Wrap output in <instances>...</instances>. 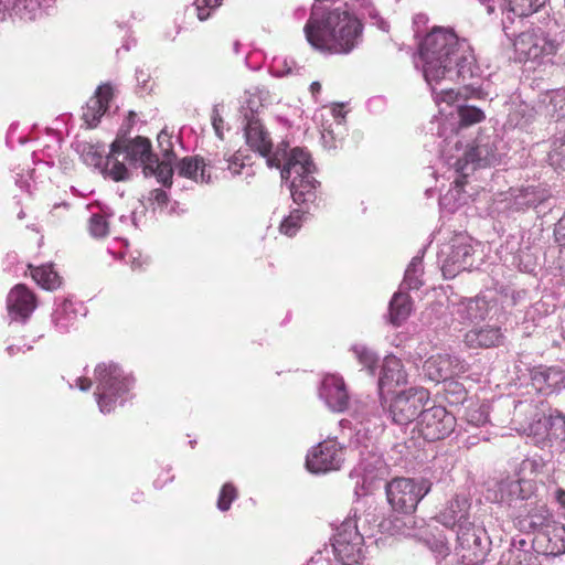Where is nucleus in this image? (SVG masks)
Listing matches in <instances>:
<instances>
[{"mask_svg":"<svg viewBox=\"0 0 565 565\" xmlns=\"http://www.w3.org/2000/svg\"><path fill=\"white\" fill-rule=\"evenodd\" d=\"M415 66L422 71L435 103H451L460 95L454 87L443 86L444 82L465 83L466 90L481 93L477 82H468L480 73L473 50L450 29L436 26L419 41Z\"/></svg>","mask_w":565,"mask_h":565,"instance_id":"obj_1","label":"nucleus"},{"mask_svg":"<svg viewBox=\"0 0 565 565\" xmlns=\"http://www.w3.org/2000/svg\"><path fill=\"white\" fill-rule=\"evenodd\" d=\"M303 32L321 53L349 54L362 42L363 25L347 4H313Z\"/></svg>","mask_w":565,"mask_h":565,"instance_id":"obj_2","label":"nucleus"},{"mask_svg":"<svg viewBox=\"0 0 565 565\" xmlns=\"http://www.w3.org/2000/svg\"><path fill=\"white\" fill-rule=\"evenodd\" d=\"M384 408L375 401L359 403L352 413V420L341 419L342 429L349 430V445L351 451H356L359 456V465L350 472V479H356L354 492L361 495L359 484L362 476V486L364 490L365 483L371 480L369 477L371 468L381 463L380 456L374 451V436L383 426L382 413Z\"/></svg>","mask_w":565,"mask_h":565,"instance_id":"obj_3","label":"nucleus"},{"mask_svg":"<svg viewBox=\"0 0 565 565\" xmlns=\"http://www.w3.org/2000/svg\"><path fill=\"white\" fill-rule=\"evenodd\" d=\"M126 162L134 167H142L145 177H154L163 186H170L172 183L171 164L168 161H160L152 153L151 142L145 137L115 139L106 156V175L116 182L129 180L131 173Z\"/></svg>","mask_w":565,"mask_h":565,"instance_id":"obj_4","label":"nucleus"},{"mask_svg":"<svg viewBox=\"0 0 565 565\" xmlns=\"http://www.w3.org/2000/svg\"><path fill=\"white\" fill-rule=\"evenodd\" d=\"M268 167L280 170L296 204L316 203L319 182L313 177L316 167L309 152L298 147L289 149L288 142L281 141L274 156L268 157Z\"/></svg>","mask_w":565,"mask_h":565,"instance_id":"obj_5","label":"nucleus"},{"mask_svg":"<svg viewBox=\"0 0 565 565\" xmlns=\"http://www.w3.org/2000/svg\"><path fill=\"white\" fill-rule=\"evenodd\" d=\"M499 143L497 135H480L473 145L463 146L458 132L446 136L440 145L441 158L450 169H456L463 177H468L477 167L495 163L499 158Z\"/></svg>","mask_w":565,"mask_h":565,"instance_id":"obj_6","label":"nucleus"},{"mask_svg":"<svg viewBox=\"0 0 565 565\" xmlns=\"http://www.w3.org/2000/svg\"><path fill=\"white\" fill-rule=\"evenodd\" d=\"M94 382V395L103 414H110L134 397V375L113 361L100 362L95 366Z\"/></svg>","mask_w":565,"mask_h":565,"instance_id":"obj_7","label":"nucleus"},{"mask_svg":"<svg viewBox=\"0 0 565 565\" xmlns=\"http://www.w3.org/2000/svg\"><path fill=\"white\" fill-rule=\"evenodd\" d=\"M513 46L519 62L535 67L553 62L561 43L541 28H535L519 34Z\"/></svg>","mask_w":565,"mask_h":565,"instance_id":"obj_8","label":"nucleus"},{"mask_svg":"<svg viewBox=\"0 0 565 565\" xmlns=\"http://www.w3.org/2000/svg\"><path fill=\"white\" fill-rule=\"evenodd\" d=\"M430 488L431 482L425 478H395L386 483L385 490L391 507L395 511L409 514Z\"/></svg>","mask_w":565,"mask_h":565,"instance_id":"obj_9","label":"nucleus"},{"mask_svg":"<svg viewBox=\"0 0 565 565\" xmlns=\"http://www.w3.org/2000/svg\"><path fill=\"white\" fill-rule=\"evenodd\" d=\"M429 402V393L423 387H411L402 391L391 401L387 413L395 425L407 426L419 415Z\"/></svg>","mask_w":565,"mask_h":565,"instance_id":"obj_10","label":"nucleus"},{"mask_svg":"<svg viewBox=\"0 0 565 565\" xmlns=\"http://www.w3.org/2000/svg\"><path fill=\"white\" fill-rule=\"evenodd\" d=\"M364 535L359 530V520L345 519L337 529L332 540L335 555L344 565H353L363 556Z\"/></svg>","mask_w":565,"mask_h":565,"instance_id":"obj_11","label":"nucleus"},{"mask_svg":"<svg viewBox=\"0 0 565 565\" xmlns=\"http://www.w3.org/2000/svg\"><path fill=\"white\" fill-rule=\"evenodd\" d=\"M471 238L466 234L454 236L450 242L445 245L439 254L441 263V271L445 278L456 277L460 271L472 266Z\"/></svg>","mask_w":565,"mask_h":565,"instance_id":"obj_12","label":"nucleus"},{"mask_svg":"<svg viewBox=\"0 0 565 565\" xmlns=\"http://www.w3.org/2000/svg\"><path fill=\"white\" fill-rule=\"evenodd\" d=\"M489 542L483 529L475 526L471 522L460 524L457 530L456 555L468 565H478L486 559Z\"/></svg>","mask_w":565,"mask_h":565,"instance_id":"obj_13","label":"nucleus"},{"mask_svg":"<svg viewBox=\"0 0 565 565\" xmlns=\"http://www.w3.org/2000/svg\"><path fill=\"white\" fill-rule=\"evenodd\" d=\"M455 426V416L441 405L425 406L416 423L419 435L429 443L444 439Z\"/></svg>","mask_w":565,"mask_h":565,"instance_id":"obj_14","label":"nucleus"},{"mask_svg":"<svg viewBox=\"0 0 565 565\" xmlns=\"http://www.w3.org/2000/svg\"><path fill=\"white\" fill-rule=\"evenodd\" d=\"M343 461V447L334 438H327L309 450L306 466L312 473H326L339 470Z\"/></svg>","mask_w":565,"mask_h":565,"instance_id":"obj_15","label":"nucleus"},{"mask_svg":"<svg viewBox=\"0 0 565 565\" xmlns=\"http://www.w3.org/2000/svg\"><path fill=\"white\" fill-rule=\"evenodd\" d=\"M472 82H477L476 85L480 88V94H471L470 90H466L465 83H462L461 88H455L456 92H460V95H458L454 102L447 103L446 100H440L439 103H436L438 106H440L443 103L447 106L456 105L457 122L450 124L451 128L449 136H452L456 132L459 134L462 128L481 122L486 118L484 113L479 107L460 103L462 96H465V98L469 96L483 98L486 96L481 85L479 84L480 73H478L477 78H475ZM446 130L447 127L446 124H444L441 131L439 132L440 137L445 138L447 136Z\"/></svg>","mask_w":565,"mask_h":565,"instance_id":"obj_16","label":"nucleus"},{"mask_svg":"<svg viewBox=\"0 0 565 565\" xmlns=\"http://www.w3.org/2000/svg\"><path fill=\"white\" fill-rule=\"evenodd\" d=\"M423 371L428 380L440 383L467 372L468 364L457 354L437 353L424 362Z\"/></svg>","mask_w":565,"mask_h":565,"instance_id":"obj_17","label":"nucleus"},{"mask_svg":"<svg viewBox=\"0 0 565 565\" xmlns=\"http://www.w3.org/2000/svg\"><path fill=\"white\" fill-rule=\"evenodd\" d=\"M319 398L333 413H343L350 404V394L342 376L327 374L318 387Z\"/></svg>","mask_w":565,"mask_h":565,"instance_id":"obj_18","label":"nucleus"},{"mask_svg":"<svg viewBox=\"0 0 565 565\" xmlns=\"http://www.w3.org/2000/svg\"><path fill=\"white\" fill-rule=\"evenodd\" d=\"M551 198V192L543 185H527L512 189L507 201V210L511 213H524L536 209Z\"/></svg>","mask_w":565,"mask_h":565,"instance_id":"obj_19","label":"nucleus"},{"mask_svg":"<svg viewBox=\"0 0 565 565\" xmlns=\"http://www.w3.org/2000/svg\"><path fill=\"white\" fill-rule=\"evenodd\" d=\"M7 308L11 322L24 323L36 308L35 296L25 285L19 284L10 290Z\"/></svg>","mask_w":565,"mask_h":565,"instance_id":"obj_20","label":"nucleus"},{"mask_svg":"<svg viewBox=\"0 0 565 565\" xmlns=\"http://www.w3.org/2000/svg\"><path fill=\"white\" fill-rule=\"evenodd\" d=\"M499 565H541L534 543L521 536L513 537L501 553Z\"/></svg>","mask_w":565,"mask_h":565,"instance_id":"obj_21","label":"nucleus"},{"mask_svg":"<svg viewBox=\"0 0 565 565\" xmlns=\"http://www.w3.org/2000/svg\"><path fill=\"white\" fill-rule=\"evenodd\" d=\"M245 121L244 135L246 143L253 151L266 158V163L268 164V157L274 156L275 151L268 131L265 129L258 117H248V114L246 113Z\"/></svg>","mask_w":565,"mask_h":565,"instance_id":"obj_22","label":"nucleus"},{"mask_svg":"<svg viewBox=\"0 0 565 565\" xmlns=\"http://www.w3.org/2000/svg\"><path fill=\"white\" fill-rule=\"evenodd\" d=\"M490 301L484 296L465 298L452 302L451 315L461 323L483 321L490 312Z\"/></svg>","mask_w":565,"mask_h":565,"instance_id":"obj_23","label":"nucleus"},{"mask_svg":"<svg viewBox=\"0 0 565 565\" xmlns=\"http://www.w3.org/2000/svg\"><path fill=\"white\" fill-rule=\"evenodd\" d=\"M113 98V87L109 84L100 85L94 97H92L83 108L82 118L88 128H94L99 122L109 107Z\"/></svg>","mask_w":565,"mask_h":565,"instance_id":"obj_24","label":"nucleus"},{"mask_svg":"<svg viewBox=\"0 0 565 565\" xmlns=\"http://www.w3.org/2000/svg\"><path fill=\"white\" fill-rule=\"evenodd\" d=\"M530 377L536 391L550 394L565 382V371L559 365H539L530 371Z\"/></svg>","mask_w":565,"mask_h":565,"instance_id":"obj_25","label":"nucleus"},{"mask_svg":"<svg viewBox=\"0 0 565 565\" xmlns=\"http://www.w3.org/2000/svg\"><path fill=\"white\" fill-rule=\"evenodd\" d=\"M504 334L500 327L483 326L473 328L465 334V343L471 349L495 348L503 343Z\"/></svg>","mask_w":565,"mask_h":565,"instance_id":"obj_26","label":"nucleus"},{"mask_svg":"<svg viewBox=\"0 0 565 565\" xmlns=\"http://www.w3.org/2000/svg\"><path fill=\"white\" fill-rule=\"evenodd\" d=\"M470 502L463 497H456L450 500L437 516L439 523L446 527L469 523Z\"/></svg>","mask_w":565,"mask_h":565,"instance_id":"obj_27","label":"nucleus"},{"mask_svg":"<svg viewBox=\"0 0 565 565\" xmlns=\"http://www.w3.org/2000/svg\"><path fill=\"white\" fill-rule=\"evenodd\" d=\"M82 303H76L68 298H56L55 309L52 313V322L60 333H65L74 326Z\"/></svg>","mask_w":565,"mask_h":565,"instance_id":"obj_28","label":"nucleus"},{"mask_svg":"<svg viewBox=\"0 0 565 565\" xmlns=\"http://www.w3.org/2000/svg\"><path fill=\"white\" fill-rule=\"evenodd\" d=\"M535 483L532 481H521V478L516 476L507 477L498 483V491L500 494L501 502H511L513 500H525L529 499L534 492Z\"/></svg>","mask_w":565,"mask_h":565,"instance_id":"obj_29","label":"nucleus"},{"mask_svg":"<svg viewBox=\"0 0 565 565\" xmlns=\"http://www.w3.org/2000/svg\"><path fill=\"white\" fill-rule=\"evenodd\" d=\"M406 383L407 373L402 361L395 355H386L379 377V388L382 391L384 387L399 386Z\"/></svg>","mask_w":565,"mask_h":565,"instance_id":"obj_30","label":"nucleus"},{"mask_svg":"<svg viewBox=\"0 0 565 565\" xmlns=\"http://www.w3.org/2000/svg\"><path fill=\"white\" fill-rule=\"evenodd\" d=\"M412 310L413 302L409 295L404 290L396 291L388 303V322L394 327L402 326L409 317Z\"/></svg>","mask_w":565,"mask_h":565,"instance_id":"obj_31","label":"nucleus"},{"mask_svg":"<svg viewBox=\"0 0 565 565\" xmlns=\"http://www.w3.org/2000/svg\"><path fill=\"white\" fill-rule=\"evenodd\" d=\"M207 166L200 157H185L178 164V172L181 177L191 179L195 182L209 183L211 173Z\"/></svg>","mask_w":565,"mask_h":565,"instance_id":"obj_32","label":"nucleus"},{"mask_svg":"<svg viewBox=\"0 0 565 565\" xmlns=\"http://www.w3.org/2000/svg\"><path fill=\"white\" fill-rule=\"evenodd\" d=\"M455 180L454 186L439 198V205L443 210L454 213L460 205L466 202L463 185L466 178L454 169Z\"/></svg>","mask_w":565,"mask_h":565,"instance_id":"obj_33","label":"nucleus"},{"mask_svg":"<svg viewBox=\"0 0 565 565\" xmlns=\"http://www.w3.org/2000/svg\"><path fill=\"white\" fill-rule=\"evenodd\" d=\"M541 104L546 116L556 122H565V87L546 92L541 98Z\"/></svg>","mask_w":565,"mask_h":565,"instance_id":"obj_34","label":"nucleus"},{"mask_svg":"<svg viewBox=\"0 0 565 565\" xmlns=\"http://www.w3.org/2000/svg\"><path fill=\"white\" fill-rule=\"evenodd\" d=\"M92 215L88 220V232L94 238H104L109 234V222L108 220L113 216V213L107 206L99 204L89 205Z\"/></svg>","mask_w":565,"mask_h":565,"instance_id":"obj_35","label":"nucleus"},{"mask_svg":"<svg viewBox=\"0 0 565 565\" xmlns=\"http://www.w3.org/2000/svg\"><path fill=\"white\" fill-rule=\"evenodd\" d=\"M550 0H507L504 13L507 19L526 18L539 12Z\"/></svg>","mask_w":565,"mask_h":565,"instance_id":"obj_36","label":"nucleus"},{"mask_svg":"<svg viewBox=\"0 0 565 565\" xmlns=\"http://www.w3.org/2000/svg\"><path fill=\"white\" fill-rule=\"evenodd\" d=\"M76 151L79 153L85 164L98 169L105 178H108L105 171L106 157H104V146L93 145L89 142H78L76 146Z\"/></svg>","mask_w":565,"mask_h":565,"instance_id":"obj_37","label":"nucleus"},{"mask_svg":"<svg viewBox=\"0 0 565 565\" xmlns=\"http://www.w3.org/2000/svg\"><path fill=\"white\" fill-rule=\"evenodd\" d=\"M297 205L298 207L292 210L290 214L282 220L279 226L280 233L289 237L295 236L299 231L302 221H305L310 214L311 205H315V203H302Z\"/></svg>","mask_w":565,"mask_h":565,"instance_id":"obj_38","label":"nucleus"},{"mask_svg":"<svg viewBox=\"0 0 565 565\" xmlns=\"http://www.w3.org/2000/svg\"><path fill=\"white\" fill-rule=\"evenodd\" d=\"M350 351L363 370L367 371L371 375L376 374L380 356L372 348L364 343H354L351 345Z\"/></svg>","mask_w":565,"mask_h":565,"instance_id":"obj_39","label":"nucleus"},{"mask_svg":"<svg viewBox=\"0 0 565 565\" xmlns=\"http://www.w3.org/2000/svg\"><path fill=\"white\" fill-rule=\"evenodd\" d=\"M522 522L533 531L542 530L553 522V514L545 504H537L529 510Z\"/></svg>","mask_w":565,"mask_h":565,"instance_id":"obj_40","label":"nucleus"},{"mask_svg":"<svg viewBox=\"0 0 565 565\" xmlns=\"http://www.w3.org/2000/svg\"><path fill=\"white\" fill-rule=\"evenodd\" d=\"M425 545L435 555L437 562L446 556H449L450 547L446 533L443 530L429 532L424 539Z\"/></svg>","mask_w":565,"mask_h":565,"instance_id":"obj_41","label":"nucleus"},{"mask_svg":"<svg viewBox=\"0 0 565 565\" xmlns=\"http://www.w3.org/2000/svg\"><path fill=\"white\" fill-rule=\"evenodd\" d=\"M31 276L39 286L46 290H54L61 285V278L51 264L32 268Z\"/></svg>","mask_w":565,"mask_h":565,"instance_id":"obj_42","label":"nucleus"},{"mask_svg":"<svg viewBox=\"0 0 565 565\" xmlns=\"http://www.w3.org/2000/svg\"><path fill=\"white\" fill-rule=\"evenodd\" d=\"M423 271V257L419 255L414 256L405 270L404 279L401 284L399 290L419 289V287L423 285L420 279Z\"/></svg>","mask_w":565,"mask_h":565,"instance_id":"obj_43","label":"nucleus"},{"mask_svg":"<svg viewBox=\"0 0 565 565\" xmlns=\"http://www.w3.org/2000/svg\"><path fill=\"white\" fill-rule=\"evenodd\" d=\"M248 157H244L241 151H237L233 156L227 159H223L218 161V169L228 170L232 175L242 174L244 170H246V179L252 178L254 175V171L249 163L246 161Z\"/></svg>","mask_w":565,"mask_h":565,"instance_id":"obj_44","label":"nucleus"},{"mask_svg":"<svg viewBox=\"0 0 565 565\" xmlns=\"http://www.w3.org/2000/svg\"><path fill=\"white\" fill-rule=\"evenodd\" d=\"M545 465L546 462L542 457L525 458L520 462L515 473L521 478V481H532L534 483V478L543 472Z\"/></svg>","mask_w":565,"mask_h":565,"instance_id":"obj_45","label":"nucleus"},{"mask_svg":"<svg viewBox=\"0 0 565 565\" xmlns=\"http://www.w3.org/2000/svg\"><path fill=\"white\" fill-rule=\"evenodd\" d=\"M548 159L552 166L565 171V132L555 136Z\"/></svg>","mask_w":565,"mask_h":565,"instance_id":"obj_46","label":"nucleus"},{"mask_svg":"<svg viewBox=\"0 0 565 565\" xmlns=\"http://www.w3.org/2000/svg\"><path fill=\"white\" fill-rule=\"evenodd\" d=\"M299 71L300 67H297L295 61L286 57H275L270 66V73L275 77L299 74Z\"/></svg>","mask_w":565,"mask_h":565,"instance_id":"obj_47","label":"nucleus"},{"mask_svg":"<svg viewBox=\"0 0 565 565\" xmlns=\"http://www.w3.org/2000/svg\"><path fill=\"white\" fill-rule=\"evenodd\" d=\"M547 436L550 439L565 441V416L551 415L547 420Z\"/></svg>","mask_w":565,"mask_h":565,"instance_id":"obj_48","label":"nucleus"},{"mask_svg":"<svg viewBox=\"0 0 565 565\" xmlns=\"http://www.w3.org/2000/svg\"><path fill=\"white\" fill-rule=\"evenodd\" d=\"M238 497L237 489L232 482H226L218 494L216 507L221 512L230 510L232 502Z\"/></svg>","mask_w":565,"mask_h":565,"instance_id":"obj_49","label":"nucleus"},{"mask_svg":"<svg viewBox=\"0 0 565 565\" xmlns=\"http://www.w3.org/2000/svg\"><path fill=\"white\" fill-rule=\"evenodd\" d=\"M222 2L223 0H194L192 9L200 21H205L211 17L212 12L222 4Z\"/></svg>","mask_w":565,"mask_h":565,"instance_id":"obj_50","label":"nucleus"},{"mask_svg":"<svg viewBox=\"0 0 565 565\" xmlns=\"http://www.w3.org/2000/svg\"><path fill=\"white\" fill-rule=\"evenodd\" d=\"M466 416L469 425L481 427L489 422L488 406L480 405L477 408H470Z\"/></svg>","mask_w":565,"mask_h":565,"instance_id":"obj_51","label":"nucleus"},{"mask_svg":"<svg viewBox=\"0 0 565 565\" xmlns=\"http://www.w3.org/2000/svg\"><path fill=\"white\" fill-rule=\"evenodd\" d=\"M158 145L163 154L161 161H168L172 166L174 159L173 147L171 142V135L166 130H161L158 135Z\"/></svg>","mask_w":565,"mask_h":565,"instance_id":"obj_52","label":"nucleus"},{"mask_svg":"<svg viewBox=\"0 0 565 565\" xmlns=\"http://www.w3.org/2000/svg\"><path fill=\"white\" fill-rule=\"evenodd\" d=\"M243 103H242V113H243V116L245 117V114L247 113L248 114V117H257V114H258V110L259 108L263 107V105L260 104V102L257 99V97H254V96H246L244 94V97H243Z\"/></svg>","mask_w":565,"mask_h":565,"instance_id":"obj_53","label":"nucleus"},{"mask_svg":"<svg viewBox=\"0 0 565 565\" xmlns=\"http://www.w3.org/2000/svg\"><path fill=\"white\" fill-rule=\"evenodd\" d=\"M406 522L401 518H395L392 521L384 522L381 526L385 531H390L392 535H408V532L404 529Z\"/></svg>","mask_w":565,"mask_h":565,"instance_id":"obj_54","label":"nucleus"},{"mask_svg":"<svg viewBox=\"0 0 565 565\" xmlns=\"http://www.w3.org/2000/svg\"><path fill=\"white\" fill-rule=\"evenodd\" d=\"M245 95L257 97L263 106L270 103V93L264 86H253L245 90Z\"/></svg>","mask_w":565,"mask_h":565,"instance_id":"obj_55","label":"nucleus"},{"mask_svg":"<svg viewBox=\"0 0 565 565\" xmlns=\"http://www.w3.org/2000/svg\"><path fill=\"white\" fill-rule=\"evenodd\" d=\"M321 139L326 148L335 149L338 147V139L335 137L334 128H323L321 131Z\"/></svg>","mask_w":565,"mask_h":565,"instance_id":"obj_56","label":"nucleus"},{"mask_svg":"<svg viewBox=\"0 0 565 565\" xmlns=\"http://www.w3.org/2000/svg\"><path fill=\"white\" fill-rule=\"evenodd\" d=\"M149 200L156 203L159 207H163L167 205L169 198L164 190L154 189L150 192Z\"/></svg>","mask_w":565,"mask_h":565,"instance_id":"obj_57","label":"nucleus"},{"mask_svg":"<svg viewBox=\"0 0 565 565\" xmlns=\"http://www.w3.org/2000/svg\"><path fill=\"white\" fill-rule=\"evenodd\" d=\"M136 81L139 88H141L143 92L148 90V83L150 81L149 72L142 68H137Z\"/></svg>","mask_w":565,"mask_h":565,"instance_id":"obj_58","label":"nucleus"},{"mask_svg":"<svg viewBox=\"0 0 565 565\" xmlns=\"http://www.w3.org/2000/svg\"><path fill=\"white\" fill-rule=\"evenodd\" d=\"M223 122H224L223 118L220 115L218 110L216 108H214L213 113H212V125H213L216 136L220 139H223Z\"/></svg>","mask_w":565,"mask_h":565,"instance_id":"obj_59","label":"nucleus"},{"mask_svg":"<svg viewBox=\"0 0 565 565\" xmlns=\"http://www.w3.org/2000/svg\"><path fill=\"white\" fill-rule=\"evenodd\" d=\"M115 244L119 246L118 252H114L111 247H108V253L114 255L116 258L125 259L126 256V249L128 247V243L126 239L122 238H116Z\"/></svg>","mask_w":565,"mask_h":565,"instance_id":"obj_60","label":"nucleus"},{"mask_svg":"<svg viewBox=\"0 0 565 565\" xmlns=\"http://www.w3.org/2000/svg\"><path fill=\"white\" fill-rule=\"evenodd\" d=\"M553 539L557 542H561V547L558 548V552H561V551L565 552V526L564 525L554 529Z\"/></svg>","mask_w":565,"mask_h":565,"instance_id":"obj_61","label":"nucleus"},{"mask_svg":"<svg viewBox=\"0 0 565 565\" xmlns=\"http://www.w3.org/2000/svg\"><path fill=\"white\" fill-rule=\"evenodd\" d=\"M126 262L130 264L132 270H136L142 268L143 264L147 262V258H142L140 254H138V256L129 254V259Z\"/></svg>","mask_w":565,"mask_h":565,"instance_id":"obj_62","label":"nucleus"},{"mask_svg":"<svg viewBox=\"0 0 565 565\" xmlns=\"http://www.w3.org/2000/svg\"><path fill=\"white\" fill-rule=\"evenodd\" d=\"M76 387H78L81 391L86 392L92 387V380L88 377H77L76 379Z\"/></svg>","mask_w":565,"mask_h":565,"instance_id":"obj_63","label":"nucleus"},{"mask_svg":"<svg viewBox=\"0 0 565 565\" xmlns=\"http://www.w3.org/2000/svg\"><path fill=\"white\" fill-rule=\"evenodd\" d=\"M554 498L559 507L565 509V490L562 488L556 489Z\"/></svg>","mask_w":565,"mask_h":565,"instance_id":"obj_64","label":"nucleus"}]
</instances>
